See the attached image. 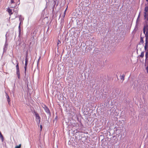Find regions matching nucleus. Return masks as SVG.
<instances>
[{
  "label": "nucleus",
  "mask_w": 148,
  "mask_h": 148,
  "mask_svg": "<svg viewBox=\"0 0 148 148\" xmlns=\"http://www.w3.org/2000/svg\"><path fill=\"white\" fill-rule=\"evenodd\" d=\"M35 114L36 116V122L38 123V124H39L40 121V117L39 116L38 114L36 112H35Z\"/></svg>",
  "instance_id": "obj_1"
},
{
  "label": "nucleus",
  "mask_w": 148,
  "mask_h": 148,
  "mask_svg": "<svg viewBox=\"0 0 148 148\" xmlns=\"http://www.w3.org/2000/svg\"><path fill=\"white\" fill-rule=\"evenodd\" d=\"M28 62V58H27V53L26 55V58H25V66L24 67L25 73V72H26V70Z\"/></svg>",
  "instance_id": "obj_2"
},
{
  "label": "nucleus",
  "mask_w": 148,
  "mask_h": 148,
  "mask_svg": "<svg viewBox=\"0 0 148 148\" xmlns=\"http://www.w3.org/2000/svg\"><path fill=\"white\" fill-rule=\"evenodd\" d=\"M7 11L9 13L10 15H11L13 13L12 12V10L11 9L9 8H8L7 10Z\"/></svg>",
  "instance_id": "obj_3"
},
{
  "label": "nucleus",
  "mask_w": 148,
  "mask_h": 148,
  "mask_svg": "<svg viewBox=\"0 0 148 148\" xmlns=\"http://www.w3.org/2000/svg\"><path fill=\"white\" fill-rule=\"evenodd\" d=\"M6 98H7V101L8 102V104H9L10 103V97H9V96L8 95H7Z\"/></svg>",
  "instance_id": "obj_4"
},
{
  "label": "nucleus",
  "mask_w": 148,
  "mask_h": 148,
  "mask_svg": "<svg viewBox=\"0 0 148 148\" xmlns=\"http://www.w3.org/2000/svg\"><path fill=\"white\" fill-rule=\"evenodd\" d=\"M16 74L18 79L20 78V71L19 70H16Z\"/></svg>",
  "instance_id": "obj_5"
},
{
  "label": "nucleus",
  "mask_w": 148,
  "mask_h": 148,
  "mask_svg": "<svg viewBox=\"0 0 148 148\" xmlns=\"http://www.w3.org/2000/svg\"><path fill=\"white\" fill-rule=\"evenodd\" d=\"M45 110L46 112L47 113H50L49 110L47 107H46Z\"/></svg>",
  "instance_id": "obj_6"
},
{
  "label": "nucleus",
  "mask_w": 148,
  "mask_h": 148,
  "mask_svg": "<svg viewBox=\"0 0 148 148\" xmlns=\"http://www.w3.org/2000/svg\"><path fill=\"white\" fill-rule=\"evenodd\" d=\"M124 77L125 75L123 74L121 76V79L123 81L124 79Z\"/></svg>",
  "instance_id": "obj_7"
},
{
  "label": "nucleus",
  "mask_w": 148,
  "mask_h": 148,
  "mask_svg": "<svg viewBox=\"0 0 148 148\" xmlns=\"http://www.w3.org/2000/svg\"><path fill=\"white\" fill-rule=\"evenodd\" d=\"M140 57L142 58H143L144 56V52H142L141 53V54L140 56Z\"/></svg>",
  "instance_id": "obj_8"
},
{
  "label": "nucleus",
  "mask_w": 148,
  "mask_h": 148,
  "mask_svg": "<svg viewBox=\"0 0 148 148\" xmlns=\"http://www.w3.org/2000/svg\"><path fill=\"white\" fill-rule=\"evenodd\" d=\"M21 144H20L18 145H16L15 147V148H21Z\"/></svg>",
  "instance_id": "obj_9"
},
{
  "label": "nucleus",
  "mask_w": 148,
  "mask_h": 148,
  "mask_svg": "<svg viewBox=\"0 0 148 148\" xmlns=\"http://www.w3.org/2000/svg\"><path fill=\"white\" fill-rule=\"evenodd\" d=\"M0 138H1V139H2V140H3V136L1 132H0Z\"/></svg>",
  "instance_id": "obj_10"
},
{
  "label": "nucleus",
  "mask_w": 148,
  "mask_h": 148,
  "mask_svg": "<svg viewBox=\"0 0 148 148\" xmlns=\"http://www.w3.org/2000/svg\"><path fill=\"white\" fill-rule=\"evenodd\" d=\"M140 42L142 44H143L144 43V41L143 39V38L141 36L140 37Z\"/></svg>",
  "instance_id": "obj_11"
},
{
  "label": "nucleus",
  "mask_w": 148,
  "mask_h": 148,
  "mask_svg": "<svg viewBox=\"0 0 148 148\" xmlns=\"http://www.w3.org/2000/svg\"><path fill=\"white\" fill-rule=\"evenodd\" d=\"M16 70H19V66H18V63L16 66Z\"/></svg>",
  "instance_id": "obj_12"
},
{
  "label": "nucleus",
  "mask_w": 148,
  "mask_h": 148,
  "mask_svg": "<svg viewBox=\"0 0 148 148\" xmlns=\"http://www.w3.org/2000/svg\"><path fill=\"white\" fill-rule=\"evenodd\" d=\"M61 42L60 40H58V42L57 43V46L58 47V45L59 44H60L61 43Z\"/></svg>",
  "instance_id": "obj_13"
},
{
  "label": "nucleus",
  "mask_w": 148,
  "mask_h": 148,
  "mask_svg": "<svg viewBox=\"0 0 148 148\" xmlns=\"http://www.w3.org/2000/svg\"><path fill=\"white\" fill-rule=\"evenodd\" d=\"M146 70L147 73H148V66L146 67Z\"/></svg>",
  "instance_id": "obj_14"
},
{
  "label": "nucleus",
  "mask_w": 148,
  "mask_h": 148,
  "mask_svg": "<svg viewBox=\"0 0 148 148\" xmlns=\"http://www.w3.org/2000/svg\"><path fill=\"white\" fill-rule=\"evenodd\" d=\"M11 3H14V0H11Z\"/></svg>",
  "instance_id": "obj_15"
},
{
  "label": "nucleus",
  "mask_w": 148,
  "mask_h": 148,
  "mask_svg": "<svg viewBox=\"0 0 148 148\" xmlns=\"http://www.w3.org/2000/svg\"><path fill=\"white\" fill-rule=\"evenodd\" d=\"M65 14H66L65 11H64V13L63 14V17H64L65 16Z\"/></svg>",
  "instance_id": "obj_16"
},
{
  "label": "nucleus",
  "mask_w": 148,
  "mask_h": 148,
  "mask_svg": "<svg viewBox=\"0 0 148 148\" xmlns=\"http://www.w3.org/2000/svg\"><path fill=\"white\" fill-rule=\"evenodd\" d=\"M40 130L41 131L42 130V126L41 125H40Z\"/></svg>",
  "instance_id": "obj_17"
},
{
  "label": "nucleus",
  "mask_w": 148,
  "mask_h": 148,
  "mask_svg": "<svg viewBox=\"0 0 148 148\" xmlns=\"http://www.w3.org/2000/svg\"><path fill=\"white\" fill-rule=\"evenodd\" d=\"M67 8H68V6H67L66 8V9H65V10L64 11H65V12H66V10L67 9Z\"/></svg>",
  "instance_id": "obj_18"
},
{
  "label": "nucleus",
  "mask_w": 148,
  "mask_h": 148,
  "mask_svg": "<svg viewBox=\"0 0 148 148\" xmlns=\"http://www.w3.org/2000/svg\"><path fill=\"white\" fill-rule=\"evenodd\" d=\"M21 22H20V24H19V27H20V24L21 23Z\"/></svg>",
  "instance_id": "obj_19"
}]
</instances>
